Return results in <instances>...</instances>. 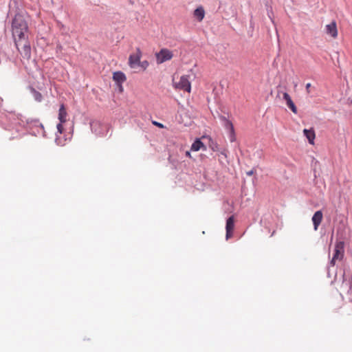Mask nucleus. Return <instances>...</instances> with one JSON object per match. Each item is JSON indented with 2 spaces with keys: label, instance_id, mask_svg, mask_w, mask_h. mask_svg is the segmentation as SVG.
<instances>
[{
  "label": "nucleus",
  "instance_id": "f257e3e1",
  "mask_svg": "<svg viewBox=\"0 0 352 352\" xmlns=\"http://www.w3.org/2000/svg\"><path fill=\"white\" fill-rule=\"evenodd\" d=\"M28 26L25 20L20 14H16L12 21V35L14 45L25 59L31 57V47L28 41Z\"/></svg>",
  "mask_w": 352,
  "mask_h": 352
},
{
  "label": "nucleus",
  "instance_id": "f03ea898",
  "mask_svg": "<svg viewBox=\"0 0 352 352\" xmlns=\"http://www.w3.org/2000/svg\"><path fill=\"white\" fill-rule=\"evenodd\" d=\"M173 87L175 89L183 90L188 93L191 90V85L189 80V76L186 75L182 76L178 82L173 80Z\"/></svg>",
  "mask_w": 352,
  "mask_h": 352
},
{
  "label": "nucleus",
  "instance_id": "7ed1b4c3",
  "mask_svg": "<svg viewBox=\"0 0 352 352\" xmlns=\"http://www.w3.org/2000/svg\"><path fill=\"white\" fill-rule=\"evenodd\" d=\"M156 61L157 64H162L166 61L170 60L173 57V53L167 48H162L159 52L155 54Z\"/></svg>",
  "mask_w": 352,
  "mask_h": 352
},
{
  "label": "nucleus",
  "instance_id": "20e7f679",
  "mask_svg": "<svg viewBox=\"0 0 352 352\" xmlns=\"http://www.w3.org/2000/svg\"><path fill=\"white\" fill-rule=\"evenodd\" d=\"M344 243L343 241L336 242L333 258L331 264L334 265L336 261H341L344 256Z\"/></svg>",
  "mask_w": 352,
  "mask_h": 352
},
{
  "label": "nucleus",
  "instance_id": "39448f33",
  "mask_svg": "<svg viewBox=\"0 0 352 352\" xmlns=\"http://www.w3.org/2000/svg\"><path fill=\"white\" fill-rule=\"evenodd\" d=\"M142 52L140 48H137L135 53L131 54L129 58V64L131 68L135 67L140 63Z\"/></svg>",
  "mask_w": 352,
  "mask_h": 352
},
{
  "label": "nucleus",
  "instance_id": "423d86ee",
  "mask_svg": "<svg viewBox=\"0 0 352 352\" xmlns=\"http://www.w3.org/2000/svg\"><path fill=\"white\" fill-rule=\"evenodd\" d=\"M234 228V216H231L227 219V221H226V239H228L232 236Z\"/></svg>",
  "mask_w": 352,
  "mask_h": 352
},
{
  "label": "nucleus",
  "instance_id": "0eeeda50",
  "mask_svg": "<svg viewBox=\"0 0 352 352\" xmlns=\"http://www.w3.org/2000/svg\"><path fill=\"white\" fill-rule=\"evenodd\" d=\"M326 33L330 35L332 38H336L338 36V29L336 21H332L331 23L325 26Z\"/></svg>",
  "mask_w": 352,
  "mask_h": 352
},
{
  "label": "nucleus",
  "instance_id": "6e6552de",
  "mask_svg": "<svg viewBox=\"0 0 352 352\" xmlns=\"http://www.w3.org/2000/svg\"><path fill=\"white\" fill-rule=\"evenodd\" d=\"M323 214L321 210L316 211L312 217V221L314 226V230H317L318 226L322 222Z\"/></svg>",
  "mask_w": 352,
  "mask_h": 352
},
{
  "label": "nucleus",
  "instance_id": "1a4fd4ad",
  "mask_svg": "<svg viewBox=\"0 0 352 352\" xmlns=\"http://www.w3.org/2000/svg\"><path fill=\"white\" fill-rule=\"evenodd\" d=\"M113 80L118 84H122L126 81L125 74L122 72H116L113 74Z\"/></svg>",
  "mask_w": 352,
  "mask_h": 352
},
{
  "label": "nucleus",
  "instance_id": "9d476101",
  "mask_svg": "<svg viewBox=\"0 0 352 352\" xmlns=\"http://www.w3.org/2000/svg\"><path fill=\"white\" fill-rule=\"evenodd\" d=\"M303 133L307 138L309 144H311L312 145L314 144V140L316 138V134H315L314 130L313 129H305L303 130Z\"/></svg>",
  "mask_w": 352,
  "mask_h": 352
},
{
  "label": "nucleus",
  "instance_id": "9b49d317",
  "mask_svg": "<svg viewBox=\"0 0 352 352\" xmlns=\"http://www.w3.org/2000/svg\"><path fill=\"white\" fill-rule=\"evenodd\" d=\"M67 113L65 105L62 104L58 111V120L60 122L65 123L67 121Z\"/></svg>",
  "mask_w": 352,
  "mask_h": 352
},
{
  "label": "nucleus",
  "instance_id": "f8f14e48",
  "mask_svg": "<svg viewBox=\"0 0 352 352\" xmlns=\"http://www.w3.org/2000/svg\"><path fill=\"white\" fill-rule=\"evenodd\" d=\"M200 149L204 151L206 150V146L201 142L199 139H197L191 146V150L193 151H198Z\"/></svg>",
  "mask_w": 352,
  "mask_h": 352
},
{
  "label": "nucleus",
  "instance_id": "ddd939ff",
  "mask_svg": "<svg viewBox=\"0 0 352 352\" xmlns=\"http://www.w3.org/2000/svg\"><path fill=\"white\" fill-rule=\"evenodd\" d=\"M194 16L196 17L199 21H201L205 16V12L202 7L197 8L194 11Z\"/></svg>",
  "mask_w": 352,
  "mask_h": 352
},
{
  "label": "nucleus",
  "instance_id": "4468645a",
  "mask_svg": "<svg viewBox=\"0 0 352 352\" xmlns=\"http://www.w3.org/2000/svg\"><path fill=\"white\" fill-rule=\"evenodd\" d=\"M32 93L35 100H36L37 102H41L42 100L43 96L40 92L33 89Z\"/></svg>",
  "mask_w": 352,
  "mask_h": 352
},
{
  "label": "nucleus",
  "instance_id": "2eb2a0df",
  "mask_svg": "<svg viewBox=\"0 0 352 352\" xmlns=\"http://www.w3.org/2000/svg\"><path fill=\"white\" fill-rule=\"evenodd\" d=\"M287 105L293 113H297V108L294 104V102L292 101V100L289 101V102H287Z\"/></svg>",
  "mask_w": 352,
  "mask_h": 352
},
{
  "label": "nucleus",
  "instance_id": "dca6fc26",
  "mask_svg": "<svg viewBox=\"0 0 352 352\" xmlns=\"http://www.w3.org/2000/svg\"><path fill=\"white\" fill-rule=\"evenodd\" d=\"M226 128L228 129L230 132H234V126L232 124V123L228 120H226V125H225Z\"/></svg>",
  "mask_w": 352,
  "mask_h": 352
},
{
  "label": "nucleus",
  "instance_id": "f3484780",
  "mask_svg": "<svg viewBox=\"0 0 352 352\" xmlns=\"http://www.w3.org/2000/svg\"><path fill=\"white\" fill-rule=\"evenodd\" d=\"M63 123L60 122L59 124H57L58 132L59 133H60V134L63 133V132L64 131V128H63Z\"/></svg>",
  "mask_w": 352,
  "mask_h": 352
},
{
  "label": "nucleus",
  "instance_id": "a211bd4d",
  "mask_svg": "<svg viewBox=\"0 0 352 352\" xmlns=\"http://www.w3.org/2000/svg\"><path fill=\"white\" fill-rule=\"evenodd\" d=\"M283 99L286 101V103L292 100L290 96L286 92L283 93Z\"/></svg>",
  "mask_w": 352,
  "mask_h": 352
},
{
  "label": "nucleus",
  "instance_id": "6ab92c4d",
  "mask_svg": "<svg viewBox=\"0 0 352 352\" xmlns=\"http://www.w3.org/2000/svg\"><path fill=\"white\" fill-rule=\"evenodd\" d=\"M210 147L214 151H216L218 150V145L216 143L212 142V144L210 145Z\"/></svg>",
  "mask_w": 352,
  "mask_h": 352
},
{
  "label": "nucleus",
  "instance_id": "aec40b11",
  "mask_svg": "<svg viewBox=\"0 0 352 352\" xmlns=\"http://www.w3.org/2000/svg\"><path fill=\"white\" fill-rule=\"evenodd\" d=\"M230 141L231 142H234L235 140H236L234 131V132H230Z\"/></svg>",
  "mask_w": 352,
  "mask_h": 352
},
{
  "label": "nucleus",
  "instance_id": "412c9836",
  "mask_svg": "<svg viewBox=\"0 0 352 352\" xmlns=\"http://www.w3.org/2000/svg\"><path fill=\"white\" fill-rule=\"evenodd\" d=\"M153 124L157 126H158L159 128H164V126L162 124V123H160V122H157L156 121H153Z\"/></svg>",
  "mask_w": 352,
  "mask_h": 352
},
{
  "label": "nucleus",
  "instance_id": "4be33fe9",
  "mask_svg": "<svg viewBox=\"0 0 352 352\" xmlns=\"http://www.w3.org/2000/svg\"><path fill=\"white\" fill-rule=\"evenodd\" d=\"M310 87H311V84H310V83H307V84L306 85V90H307V93H309V92H310V91H309V88H310Z\"/></svg>",
  "mask_w": 352,
  "mask_h": 352
},
{
  "label": "nucleus",
  "instance_id": "5701e85b",
  "mask_svg": "<svg viewBox=\"0 0 352 352\" xmlns=\"http://www.w3.org/2000/svg\"><path fill=\"white\" fill-rule=\"evenodd\" d=\"M186 155L188 157H191V155H190V151H186Z\"/></svg>",
  "mask_w": 352,
  "mask_h": 352
},
{
  "label": "nucleus",
  "instance_id": "b1692460",
  "mask_svg": "<svg viewBox=\"0 0 352 352\" xmlns=\"http://www.w3.org/2000/svg\"><path fill=\"white\" fill-rule=\"evenodd\" d=\"M252 174H253V170H250V171L247 173L248 175H252Z\"/></svg>",
  "mask_w": 352,
  "mask_h": 352
},
{
  "label": "nucleus",
  "instance_id": "393cba45",
  "mask_svg": "<svg viewBox=\"0 0 352 352\" xmlns=\"http://www.w3.org/2000/svg\"><path fill=\"white\" fill-rule=\"evenodd\" d=\"M145 65V67L148 65V63L146 61H145L144 63H143L142 64V66Z\"/></svg>",
  "mask_w": 352,
  "mask_h": 352
},
{
  "label": "nucleus",
  "instance_id": "a878e982",
  "mask_svg": "<svg viewBox=\"0 0 352 352\" xmlns=\"http://www.w3.org/2000/svg\"><path fill=\"white\" fill-rule=\"evenodd\" d=\"M221 154L224 155L225 156H226V155L223 152H221Z\"/></svg>",
  "mask_w": 352,
  "mask_h": 352
}]
</instances>
